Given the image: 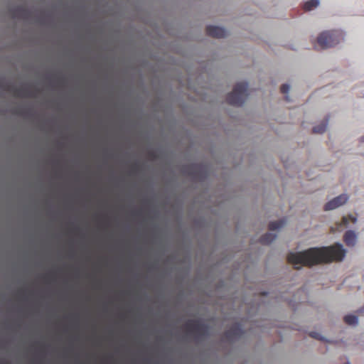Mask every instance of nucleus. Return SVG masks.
I'll return each mask as SVG.
<instances>
[{"label": "nucleus", "instance_id": "obj_13", "mask_svg": "<svg viewBox=\"0 0 364 364\" xmlns=\"http://www.w3.org/2000/svg\"><path fill=\"white\" fill-rule=\"evenodd\" d=\"M290 90V87L289 85H283L281 87V91L284 93V94H287L289 92Z\"/></svg>", "mask_w": 364, "mask_h": 364}, {"label": "nucleus", "instance_id": "obj_4", "mask_svg": "<svg viewBox=\"0 0 364 364\" xmlns=\"http://www.w3.org/2000/svg\"><path fill=\"white\" fill-rule=\"evenodd\" d=\"M348 199V197L346 194H341L328 202L325 206V208L326 210H334L345 204Z\"/></svg>", "mask_w": 364, "mask_h": 364}, {"label": "nucleus", "instance_id": "obj_6", "mask_svg": "<svg viewBox=\"0 0 364 364\" xmlns=\"http://www.w3.org/2000/svg\"><path fill=\"white\" fill-rule=\"evenodd\" d=\"M357 234L353 230H348L344 235V241L348 246H354L357 242Z\"/></svg>", "mask_w": 364, "mask_h": 364}, {"label": "nucleus", "instance_id": "obj_14", "mask_svg": "<svg viewBox=\"0 0 364 364\" xmlns=\"http://www.w3.org/2000/svg\"><path fill=\"white\" fill-rule=\"evenodd\" d=\"M311 336L313 337V338H317V339H320V340H322L323 338L320 335L319 333H317V332H311Z\"/></svg>", "mask_w": 364, "mask_h": 364}, {"label": "nucleus", "instance_id": "obj_2", "mask_svg": "<svg viewBox=\"0 0 364 364\" xmlns=\"http://www.w3.org/2000/svg\"><path fill=\"white\" fill-rule=\"evenodd\" d=\"M344 36L340 29L323 31L318 36L317 43L321 48H329L341 43Z\"/></svg>", "mask_w": 364, "mask_h": 364}, {"label": "nucleus", "instance_id": "obj_10", "mask_svg": "<svg viewBox=\"0 0 364 364\" xmlns=\"http://www.w3.org/2000/svg\"><path fill=\"white\" fill-rule=\"evenodd\" d=\"M345 322L350 326H355L358 323V318L355 315H347L344 318Z\"/></svg>", "mask_w": 364, "mask_h": 364}, {"label": "nucleus", "instance_id": "obj_3", "mask_svg": "<svg viewBox=\"0 0 364 364\" xmlns=\"http://www.w3.org/2000/svg\"><path fill=\"white\" fill-rule=\"evenodd\" d=\"M247 84L240 82L236 84L233 91L230 93L227 97L228 102L230 105L241 106L245 102L247 97Z\"/></svg>", "mask_w": 364, "mask_h": 364}, {"label": "nucleus", "instance_id": "obj_11", "mask_svg": "<svg viewBox=\"0 0 364 364\" xmlns=\"http://www.w3.org/2000/svg\"><path fill=\"white\" fill-rule=\"evenodd\" d=\"M284 226V223L282 220L274 221L269 223V230L271 231H276L279 230Z\"/></svg>", "mask_w": 364, "mask_h": 364}, {"label": "nucleus", "instance_id": "obj_8", "mask_svg": "<svg viewBox=\"0 0 364 364\" xmlns=\"http://www.w3.org/2000/svg\"><path fill=\"white\" fill-rule=\"evenodd\" d=\"M277 237V235L274 232H268L263 235L261 238L262 242L264 244H269L272 242Z\"/></svg>", "mask_w": 364, "mask_h": 364}, {"label": "nucleus", "instance_id": "obj_1", "mask_svg": "<svg viewBox=\"0 0 364 364\" xmlns=\"http://www.w3.org/2000/svg\"><path fill=\"white\" fill-rule=\"evenodd\" d=\"M346 255V250L340 243L331 247L310 248L299 252H291L288 255V261L296 269L302 265H314L319 262H328L333 260H342Z\"/></svg>", "mask_w": 364, "mask_h": 364}, {"label": "nucleus", "instance_id": "obj_5", "mask_svg": "<svg viewBox=\"0 0 364 364\" xmlns=\"http://www.w3.org/2000/svg\"><path fill=\"white\" fill-rule=\"evenodd\" d=\"M207 32L208 35L216 37V38H223L227 35V31L220 26H209L207 27Z\"/></svg>", "mask_w": 364, "mask_h": 364}, {"label": "nucleus", "instance_id": "obj_12", "mask_svg": "<svg viewBox=\"0 0 364 364\" xmlns=\"http://www.w3.org/2000/svg\"><path fill=\"white\" fill-rule=\"evenodd\" d=\"M326 127H327V123L326 122H323L321 124H320L317 126H315L314 127L313 131L314 133L321 134L325 132V130L326 129Z\"/></svg>", "mask_w": 364, "mask_h": 364}, {"label": "nucleus", "instance_id": "obj_15", "mask_svg": "<svg viewBox=\"0 0 364 364\" xmlns=\"http://www.w3.org/2000/svg\"><path fill=\"white\" fill-rule=\"evenodd\" d=\"M361 140H362V141H364V135L362 136Z\"/></svg>", "mask_w": 364, "mask_h": 364}, {"label": "nucleus", "instance_id": "obj_7", "mask_svg": "<svg viewBox=\"0 0 364 364\" xmlns=\"http://www.w3.org/2000/svg\"><path fill=\"white\" fill-rule=\"evenodd\" d=\"M350 222L355 223L357 222V216L353 214L344 216L342 219V222L338 224V228L348 227Z\"/></svg>", "mask_w": 364, "mask_h": 364}, {"label": "nucleus", "instance_id": "obj_9", "mask_svg": "<svg viewBox=\"0 0 364 364\" xmlns=\"http://www.w3.org/2000/svg\"><path fill=\"white\" fill-rule=\"evenodd\" d=\"M320 4L319 0H309L307 1L304 4V9L306 11H311L316 8Z\"/></svg>", "mask_w": 364, "mask_h": 364}]
</instances>
